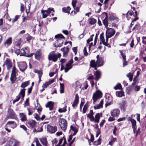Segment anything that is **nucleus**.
Returning <instances> with one entry per match:
<instances>
[{"label":"nucleus","mask_w":146,"mask_h":146,"mask_svg":"<svg viewBox=\"0 0 146 146\" xmlns=\"http://www.w3.org/2000/svg\"><path fill=\"white\" fill-rule=\"evenodd\" d=\"M116 94L117 96L119 97H121L124 96V93L122 91H117Z\"/></svg>","instance_id":"obj_26"},{"label":"nucleus","mask_w":146,"mask_h":146,"mask_svg":"<svg viewBox=\"0 0 146 146\" xmlns=\"http://www.w3.org/2000/svg\"><path fill=\"white\" fill-rule=\"evenodd\" d=\"M44 10H41V13L42 14V18H46L48 16L47 14L45 13Z\"/></svg>","instance_id":"obj_45"},{"label":"nucleus","mask_w":146,"mask_h":146,"mask_svg":"<svg viewBox=\"0 0 146 146\" xmlns=\"http://www.w3.org/2000/svg\"><path fill=\"white\" fill-rule=\"evenodd\" d=\"M5 64L7 66L8 69H9L12 67V63L10 60L8 58L6 59Z\"/></svg>","instance_id":"obj_17"},{"label":"nucleus","mask_w":146,"mask_h":146,"mask_svg":"<svg viewBox=\"0 0 146 146\" xmlns=\"http://www.w3.org/2000/svg\"><path fill=\"white\" fill-rule=\"evenodd\" d=\"M72 68V66H71L67 68L66 67L64 68L65 70V73L67 72L70 69Z\"/></svg>","instance_id":"obj_58"},{"label":"nucleus","mask_w":146,"mask_h":146,"mask_svg":"<svg viewBox=\"0 0 146 146\" xmlns=\"http://www.w3.org/2000/svg\"><path fill=\"white\" fill-rule=\"evenodd\" d=\"M12 43V38L10 37L6 40L5 42V44H7V45H10Z\"/></svg>","instance_id":"obj_31"},{"label":"nucleus","mask_w":146,"mask_h":146,"mask_svg":"<svg viewBox=\"0 0 146 146\" xmlns=\"http://www.w3.org/2000/svg\"><path fill=\"white\" fill-rule=\"evenodd\" d=\"M119 52L121 53V55L122 57L123 60H126V56L125 54L124 53H123L122 52L121 50H120Z\"/></svg>","instance_id":"obj_49"},{"label":"nucleus","mask_w":146,"mask_h":146,"mask_svg":"<svg viewBox=\"0 0 146 146\" xmlns=\"http://www.w3.org/2000/svg\"><path fill=\"white\" fill-rule=\"evenodd\" d=\"M119 105V108L121 111L123 112L125 111L127 106V102L125 101H123L121 103H120Z\"/></svg>","instance_id":"obj_12"},{"label":"nucleus","mask_w":146,"mask_h":146,"mask_svg":"<svg viewBox=\"0 0 146 146\" xmlns=\"http://www.w3.org/2000/svg\"><path fill=\"white\" fill-rule=\"evenodd\" d=\"M142 38L143 40L142 42L145 44H146V36L145 37L143 36Z\"/></svg>","instance_id":"obj_64"},{"label":"nucleus","mask_w":146,"mask_h":146,"mask_svg":"<svg viewBox=\"0 0 146 146\" xmlns=\"http://www.w3.org/2000/svg\"><path fill=\"white\" fill-rule=\"evenodd\" d=\"M14 49H15V53H16L17 55H19L20 54V45L18 43L16 44L14 47Z\"/></svg>","instance_id":"obj_16"},{"label":"nucleus","mask_w":146,"mask_h":146,"mask_svg":"<svg viewBox=\"0 0 146 146\" xmlns=\"http://www.w3.org/2000/svg\"><path fill=\"white\" fill-rule=\"evenodd\" d=\"M26 51H25V48H22L20 50V52L21 55H20V56H23L28 57H32L35 54V53L33 52L30 54H26Z\"/></svg>","instance_id":"obj_8"},{"label":"nucleus","mask_w":146,"mask_h":146,"mask_svg":"<svg viewBox=\"0 0 146 146\" xmlns=\"http://www.w3.org/2000/svg\"><path fill=\"white\" fill-rule=\"evenodd\" d=\"M120 111L118 109H115L112 110L111 113V115L113 117L117 116L119 113Z\"/></svg>","instance_id":"obj_14"},{"label":"nucleus","mask_w":146,"mask_h":146,"mask_svg":"<svg viewBox=\"0 0 146 146\" xmlns=\"http://www.w3.org/2000/svg\"><path fill=\"white\" fill-rule=\"evenodd\" d=\"M55 38H58L54 43L55 46L56 47H61L64 40V36L62 34H58L55 36Z\"/></svg>","instance_id":"obj_1"},{"label":"nucleus","mask_w":146,"mask_h":146,"mask_svg":"<svg viewBox=\"0 0 146 146\" xmlns=\"http://www.w3.org/2000/svg\"><path fill=\"white\" fill-rule=\"evenodd\" d=\"M58 59L57 55L55 53L54 51L50 52L48 55V59L49 61L52 60L53 61L55 62L57 61Z\"/></svg>","instance_id":"obj_5"},{"label":"nucleus","mask_w":146,"mask_h":146,"mask_svg":"<svg viewBox=\"0 0 146 146\" xmlns=\"http://www.w3.org/2000/svg\"><path fill=\"white\" fill-rule=\"evenodd\" d=\"M102 95L101 92L99 90H97L96 92L93 94L92 99L94 102H95L99 98L102 97Z\"/></svg>","instance_id":"obj_4"},{"label":"nucleus","mask_w":146,"mask_h":146,"mask_svg":"<svg viewBox=\"0 0 146 146\" xmlns=\"http://www.w3.org/2000/svg\"><path fill=\"white\" fill-rule=\"evenodd\" d=\"M128 121L131 122L133 131L134 133H135V131H136L137 129L136 121V120L131 117H128Z\"/></svg>","instance_id":"obj_7"},{"label":"nucleus","mask_w":146,"mask_h":146,"mask_svg":"<svg viewBox=\"0 0 146 146\" xmlns=\"http://www.w3.org/2000/svg\"><path fill=\"white\" fill-rule=\"evenodd\" d=\"M8 143L9 146H18L19 142L13 138H11Z\"/></svg>","instance_id":"obj_6"},{"label":"nucleus","mask_w":146,"mask_h":146,"mask_svg":"<svg viewBox=\"0 0 146 146\" xmlns=\"http://www.w3.org/2000/svg\"><path fill=\"white\" fill-rule=\"evenodd\" d=\"M103 23L106 28H108V20L104 19L103 20Z\"/></svg>","instance_id":"obj_41"},{"label":"nucleus","mask_w":146,"mask_h":146,"mask_svg":"<svg viewBox=\"0 0 146 146\" xmlns=\"http://www.w3.org/2000/svg\"><path fill=\"white\" fill-rule=\"evenodd\" d=\"M60 92L62 94L64 92V84H63L60 83Z\"/></svg>","instance_id":"obj_32"},{"label":"nucleus","mask_w":146,"mask_h":146,"mask_svg":"<svg viewBox=\"0 0 146 146\" xmlns=\"http://www.w3.org/2000/svg\"><path fill=\"white\" fill-rule=\"evenodd\" d=\"M54 103L52 101H49L48 102L46 105V108H49L50 110H52L53 108Z\"/></svg>","instance_id":"obj_19"},{"label":"nucleus","mask_w":146,"mask_h":146,"mask_svg":"<svg viewBox=\"0 0 146 146\" xmlns=\"http://www.w3.org/2000/svg\"><path fill=\"white\" fill-rule=\"evenodd\" d=\"M73 60L72 58L71 60L68 61V63L66 64V66L67 68L70 67L71 66H72V67L73 66L72 65V64L73 63Z\"/></svg>","instance_id":"obj_27"},{"label":"nucleus","mask_w":146,"mask_h":146,"mask_svg":"<svg viewBox=\"0 0 146 146\" xmlns=\"http://www.w3.org/2000/svg\"><path fill=\"white\" fill-rule=\"evenodd\" d=\"M19 15H17L15 17L14 19H12L13 23L14 22L17 20L19 18Z\"/></svg>","instance_id":"obj_55"},{"label":"nucleus","mask_w":146,"mask_h":146,"mask_svg":"<svg viewBox=\"0 0 146 146\" xmlns=\"http://www.w3.org/2000/svg\"><path fill=\"white\" fill-rule=\"evenodd\" d=\"M83 52L84 55L85 56H86L88 55V53L87 52V49L86 47L84 48L83 50Z\"/></svg>","instance_id":"obj_51"},{"label":"nucleus","mask_w":146,"mask_h":146,"mask_svg":"<svg viewBox=\"0 0 146 146\" xmlns=\"http://www.w3.org/2000/svg\"><path fill=\"white\" fill-rule=\"evenodd\" d=\"M7 125H11V127L14 129L17 127L16 123L13 121H8L7 123Z\"/></svg>","instance_id":"obj_20"},{"label":"nucleus","mask_w":146,"mask_h":146,"mask_svg":"<svg viewBox=\"0 0 146 146\" xmlns=\"http://www.w3.org/2000/svg\"><path fill=\"white\" fill-rule=\"evenodd\" d=\"M58 140L56 138H55L54 139L52 140V143L53 145L54 144H55L56 143H57L58 142Z\"/></svg>","instance_id":"obj_62"},{"label":"nucleus","mask_w":146,"mask_h":146,"mask_svg":"<svg viewBox=\"0 0 146 146\" xmlns=\"http://www.w3.org/2000/svg\"><path fill=\"white\" fill-rule=\"evenodd\" d=\"M94 75L95 76L94 79L96 81H98L100 78L101 73L98 70L96 71L94 73Z\"/></svg>","instance_id":"obj_15"},{"label":"nucleus","mask_w":146,"mask_h":146,"mask_svg":"<svg viewBox=\"0 0 146 146\" xmlns=\"http://www.w3.org/2000/svg\"><path fill=\"white\" fill-rule=\"evenodd\" d=\"M71 9V8L69 6L67 7H64L62 9V11L65 13H70V11Z\"/></svg>","instance_id":"obj_24"},{"label":"nucleus","mask_w":146,"mask_h":146,"mask_svg":"<svg viewBox=\"0 0 146 146\" xmlns=\"http://www.w3.org/2000/svg\"><path fill=\"white\" fill-rule=\"evenodd\" d=\"M7 116L8 118L13 119H16L17 118L16 113L11 108L8 109Z\"/></svg>","instance_id":"obj_3"},{"label":"nucleus","mask_w":146,"mask_h":146,"mask_svg":"<svg viewBox=\"0 0 146 146\" xmlns=\"http://www.w3.org/2000/svg\"><path fill=\"white\" fill-rule=\"evenodd\" d=\"M46 127L48 131L51 133H54L57 130V127H53L49 125H48Z\"/></svg>","instance_id":"obj_9"},{"label":"nucleus","mask_w":146,"mask_h":146,"mask_svg":"<svg viewBox=\"0 0 146 146\" xmlns=\"http://www.w3.org/2000/svg\"><path fill=\"white\" fill-rule=\"evenodd\" d=\"M96 22V20L93 18H91L90 21H89V23L90 24L93 25Z\"/></svg>","instance_id":"obj_40"},{"label":"nucleus","mask_w":146,"mask_h":146,"mask_svg":"<svg viewBox=\"0 0 146 146\" xmlns=\"http://www.w3.org/2000/svg\"><path fill=\"white\" fill-rule=\"evenodd\" d=\"M94 137H91L90 139V140L88 138V137H86V139L88 140L89 143V145H90L91 142H92L94 140Z\"/></svg>","instance_id":"obj_56"},{"label":"nucleus","mask_w":146,"mask_h":146,"mask_svg":"<svg viewBox=\"0 0 146 146\" xmlns=\"http://www.w3.org/2000/svg\"><path fill=\"white\" fill-rule=\"evenodd\" d=\"M40 139L42 143L44 145L46 146L47 142L46 137H40Z\"/></svg>","instance_id":"obj_25"},{"label":"nucleus","mask_w":146,"mask_h":146,"mask_svg":"<svg viewBox=\"0 0 146 146\" xmlns=\"http://www.w3.org/2000/svg\"><path fill=\"white\" fill-rule=\"evenodd\" d=\"M70 129L72 130L74 132V133L72 136H73L75 135L76 134V133L78 132V130H77V128L76 127H74L72 126V125H71L70 126Z\"/></svg>","instance_id":"obj_28"},{"label":"nucleus","mask_w":146,"mask_h":146,"mask_svg":"<svg viewBox=\"0 0 146 146\" xmlns=\"http://www.w3.org/2000/svg\"><path fill=\"white\" fill-rule=\"evenodd\" d=\"M50 84L48 82H46L45 83H44L42 86L43 88H46Z\"/></svg>","instance_id":"obj_46"},{"label":"nucleus","mask_w":146,"mask_h":146,"mask_svg":"<svg viewBox=\"0 0 146 146\" xmlns=\"http://www.w3.org/2000/svg\"><path fill=\"white\" fill-rule=\"evenodd\" d=\"M11 74H16V68L15 66H14L13 67L12 72Z\"/></svg>","instance_id":"obj_61"},{"label":"nucleus","mask_w":146,"mask_h":146,"mask_svg":"<svg viewBox=\"0 0 146 146\" xmlns=\"http://www.w3.org/2000/svg\"><path fill=\"white\" fill-rule=\"evenodd\" d=\"M77 3V1L76 0H72V6L74 8L76 6V4Z\"/></svg>","instance_id":"obj_54"},{"label":"nucleus","mask_w":146,"mask_h":146,"mask_svg":"<svg viewBox=\"0 0 146 146\" xmlns=\"http://www.w3.org/2000/svg\"><path fill=\"white\" fill-rule=\"evenodd\" d=\"M33 115L35 118L37 120H40V118L38 114L35 113Z\"/></svg>","instance_id":"obj_52"},{"label":"nucleus","mask_w":146,"mask_h":146,"mask_svg":"<svg viewBox=\"0 0 146 146\" xmlns=\"http://www.w3.org/2000/svg\"><path fill=\"white\" fill-rule=\"evenodd\" d=\"M38 72V77L39 78L38 83H39L41 81V78L42 74V73L40 71H39L38 70H37Z\"/></svg>","instance_id":"obj_39"},{"label":"nucleus","mask_w":146,"mask_h":146,"mask_svg":"<svg viewBox=\"0 0 146 146\" xmlns=\"http://www.w3.org/2000/svg\"><path fill=\"white\" fill-rule=\"evenodd\" d=\"M17 99L13 101V103L14 104L15 102L18 101L21 98L20 96H17L16 97Z\"/></svg>","instance_id":"obj_57"},{"label":"nucleus","mask_w":146,"mask_h":146,"mask_svg":"<svg viewBox=\"0 0 146 146\" xmlns=\"http://www.w3.org/2000/svg\"><path fill=\"white\" fill-rule=\"evenodd\" d=\"M20 128L23 129L24 130L26 131L27 130V127L24 125H20Z\"/></svg>","instance_id":"obj_60"},{"label":"nucleus","mask_w":146,"mask_h":146,"mask_svg":"<svg viewBox=\"0 0 146 146\" xmlns=\"http://www.w3.org/2000/svg\"><path fill=\"white\" fill-rule=\"evenodd\" d=\"M103 107V106H101V105H100L99 104H98L96 106H94V108L95 110L98 109L100 108H102Z\"/></svg>","instance_id":"obj_50"},{"label":"nucleus","mask_w":146,"mask_h":146,"mask_svg":"<svg viewBox=\"0 0 146 146\" xmlns=\"http://www.w3.org/2000/svg\"><path fill=\"white\" fill-rule=\"evenodd\" d=\"M106 33H107L109 37H111L115 34V30L112 28H108Z\"/></svg>","instance_id":"obj_10"},{"label":"nucleus","mask_w":146,"mask_h":146,"mask_svg":"<svg viewBox=\"0 0 146 146\" xmlns=\"http://www.w3.org/2000/svg\"><path fill=\"white\" fill-rule=\"evenodd\" d=\"M29 81L25 82L22 83L21 87V88H24L28 86V85L29 84Z\"/></svg>","instance_id":"obj_29"},{"label":"nucleus","mask_w":146,"mask_h":146,"mask_svg":"<svg viewBox=\"0 0 146 146\" xmlns=\"http://www.w3.org/2000/svg\"><path fill=\"white\" fill-rule=\"evenodd\" d=\"M113 138L109 141V144L111 146H112L113 143L116 141V138H114L112 137Z\"/></svg>","instance_id":"obj_36"},{"label":"nucleus","mask_w":146,"mask_h":146,"mask_svg":"<svg viewBox=\"0 0 146 146\" xmlns=\"http://www.w3.org/2000/svg\"><path fill=\"white\" fill-rule=\"evenodd\" d=\"M74 87H78L81 88V84L78 81L76 82L74 84Z\"/></svg>","instance_id":"obj_30"},{"label":"nucleus","mask_w":146,"mask_h":146,"mask_svg":"<svg viewBox=\"0 0 146 146\" xmlns=\"http://www.w3.org/2000/svg\"><path fill=\"white\" fill-rule=\"evenodd\" d=\"M123 60V66L124 67L127 65L128 62L126 61V60Z\"/></svg>","instance_id":"obj_59"},{"label":"nucleus","mask_w":146,"mask_h":146,"mask_svg":"<svg viewBox=\"0 0 146 146\" xmlns=\"http://www.w3.org/2000/svg\"><path fill=\"white\" fill-rule=\"evenodd\" d=\"M101 139L99 138L98 139V141H95L93 143V144L94 145H100L101 144Z\"/></svg>","instance_id":"obj_38"},{"label":"nucleus","mask_w":146,"mask_h":146,"mask_svg":"<svg viewBox=\"0 0 146 146\" xmlns=\"http://www.w3.org/2000/svg\"><path fill=\"white\" fill-rule=\"evenodd\" d=\"M90 63V66L92 68H94L95 66H97V64L96 62L94 60H92Z\"/></svg>","instance_id":"obj_37"},{"label":"nucleus","mask_w":146,"mask_h":146,"mask_svg":"<svg viewBox=\"0 0 146 146\" xmlns=\"http://www.w3.org/2000/svg\"><path fill=\"white\" fill-rule=\"evenodd\" d=\"M94 113L92 110H90L89 113L87 115L88 117L90 116H93Z\"/></svg>","instance_id":"obj_53"},{"label":"nucleus","mask_w":146,"mask_h":146,"mask_svg":"<svg viewBox=\"0 0 146 146\" xmlns=\"http://www.w3.org/2000/svg\"><path fill=\"white\" fill-rule=\"evenodd\" d=\"M42 57L41 52L40 50H38L35 54V58L37 60H40Z\"/></svg>","instance_id":"obj_13"},{"label":"nucleus","mask_w":146,"mask_h":146,"mask_svg":"<svg viewBox=\"0 0 146 146\" xmlns=\"http://www.w3.org/2000/svg\"><path fill=\"white\" fill-rule=\"evenodd\" d=\"M104 33H101L100 36V39L103 44L105 43V40L104 36Z\"/></svg>","instance_id":"obj_34"},{"label":"nucleus","mask_w":146,"mask_h":146,"mask_svg":"<svg viewBox=\"0 0 146 146\" xmlns=\"http://www.w3.org/2000/svg\"><path fill=\"white\" fill-rule=\"evenodd\" d=\"M96 63L98 64V66L100 67L102 66L103 65V60L102 57H100L99 59L97 60Z\"/></svg>","instance_id":"obj_21"},{"label":"nucleus","mask_w":146,"mask_h":146,"mask_svg":"<svg viewBox=\"0 0 146 146\" xmlns=\"http://www.w3.org/2000/svg\"><path fill=\"white\" fill-rule=\"evenodd\" d=\"M16 74H11V77L10 78V80L12 83H13L15 80V79L16 78Z\"/></svg>","instance_id":"obj_33"},{"label":"nucleus","mask_w":146,"mask_h":146,"mask_svg":"<svg viewBox=\"0 0 146 146\" xmlns=\"http://www.w3.org/2000/svg\"><path fill=\"white\" fill-rule=\"evenodd\" d=\"M102 113H97L95 116L96 119H100V116H102Z\"/></svg>","instance_id":"obj_48"},{"label":"nucleus","mask_w":146,"mask_h":146,"mask_svg":"<svg viewBox=\"0 0 146 146\" xmlns=\"http://www.w3.org/2000/svg\"><path fill=\"white\" fill-rule=\"evenodd\" d=\"M18 66L20 70L23 72H24L27 68V65L24 62H20L18 64Z\"/></svg>","instance_id":"obj_11"},{"label":"nucleus","mask_w":146,"mask_h":146,"mask_svg":"<svg viewBox=\"0 0 146 146\" xmlns=\"http://www.w3.org/2000/svg\"><path fill=\"white\" fill-rule=\"evenodd\" d=\"M134 88L135 91H139L140 89V87L139 86H136L134 87Z\"/></svg>","instance_id":"obj_63"},{"label":"nucleus","mask_w":146,"mask_h":146,"mask_svg":"<svg viewBox=\"0 0 146 146\" xmlns=\"http://www.w3.org/2000/svg\"><path fill=\"white\" fill-rule=\"evenodd\" d=\"M11 27V26L8 24H6L5 25V27H3V31L7 30V29H10Z\"/></svg>","instance_id":"obj_42"},{"label":"nucleus","mask_w":146,"mask_h":146,"mask_svg":"<svg viewBox=\"0 0 146 146\" xmlns=\"http://www.w3.org/2000/svg\"><path fill=\"white\" fill-rule=\"evenodd\" d=\"M88 104H86L84 106L83 109V113H86V110L88 108Z\"/></svg>","instance_id":"obj_43"},{"label":"nucleus","mask_w":146,"mask_h":146,"mask_svg":"<svg viewBox=\"0 0 146 146\" xmlns=\"http://www.w3.org/2000/svg\"><path fill=\"white\" fill-rule=\"evenodd\" d=\"M19 115L20 117L21 118V121H24L26 120L27 118L26 116L24 113H19Z\"/></svg>","instance_id":"obj_23"},{"label":"nucleus","mask_w":146,"mask_h":146,"mask_svg":"<svg viewBox=\"0 0 146 146\" xmlns=\"http://www.w3.org/2000/svg\"><path fill=\"white\" fill-rule=\"evenodd\" d=\"M79 96L77 94H76L75 95V98L74 101V102H76L78 103L79 101Z\"/></svg>","instance_id":"obj_44"},{"label":"nucleus","mask_w":146,"mask_h":146,"mask_svg":"<svg viewBox=\"0 0 146 146\" xmlns=\"http://www.w3.org/2000/svg\"><path fill=\"white\" fill-rule=\"evenodd\" d=\"M60 126L62 130L65 131L67 126V122L64 119L60 118L59 120Z\"/></svg>","instance_id":"obj_2"},{"label":"nucleus","mask_w":146,"mask_h":146,"mask_svg":"<svg viewBox=\"0 0 146 146\" xmlns=\"http://www.w3.org/2000/svg\"><path fill=\"white\" fill-rule=\"evenodd\" d=\"M66 106L65 105L64 107L63 108H61L59 109V112L60 113L66 112Z\"/></svg>","instance_id":"obj_35"},{"label":"nucleus","mask_w":146,"mask_h":146,"mask_svg":"<svg viewBox=\"0 0 146 146\" xmlns=\"http://www.w3.org/2000/svg\"><path fill=\"white\" fill-rule=\"evenodd\" d=\"M61 50L63 52H68L69 51V48L66 47L62 48L61 49Z\"/></svg>","instance_id":"obj_47"},{"label":"nucleus","mask_w":146,"mask_h":146,"mask_svg":"<svg viewBox=\"0 0 146 146\" xmlns=\"http://www.w3.org/2000/svg\"><path fill=\"white\" fill-rule=\"evenodd\" d=\"M26 90L25 89L23 88L21 89V90L20 93H19V95L18 96H21L22 98H23V99H24V98L25 96V90Z\"/></svg>","instance_id":"obj_22"},{"label":"nucleus","mask_w":146,"mask_h":146,"mask_svg":"<svg viewBox=\"0 0 146 146\" xmlns=\"http://www.w3.org/2000/svg\"><path fill=\"white\" fill-rule=\"evenodd\" d=\"M36 123V122L35 120H33L29 121L27 123V124L32 128L35 127Z\"/></svg>","instance_id":"obj_18"}]
</instances>
